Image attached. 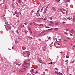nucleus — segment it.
I'll use <instances>...</instances> for the list:
<instances>
[{
    "label": "nucleus",
    "instance_id": "obj_1",
    "mask_svg": "<svg viewBox=\"0 0 75 75\" xmlns=\"http://www.w3.org/2000/svg\"><path fill=\"white\" fill-rule=\"evenodd\" d=\"M7 25L8 30H10L11 29V24H8Z\"/></svg>",
    "mask_w": 75,
    "mask_h": 75
},
{
    "label": "nucleus",
    "instance_id": "obj_2",
    "mask_svg": "<svg viewBox=\"0 0 75 75\" xmlns=\"http://www.w3.org/2000/svg\"><path fill=\"white\" fill-rule=\"evenodd\" d=\"M17 4H18V6H20L21 4V0H18L17 2Z\"/></svg>",
    "mask_w": 75,
    "mask_h": 75
},
{
    "label": "nucleus",
    "instance_id": "obj_3",
    "mask_svg": "<svg viewBox=\"0 0 75 75\" xmlns=\"http://www.w3.org/2000/svg\"><path fill=\"white\" fill-rule=\"evenodd\" d=\"M36 15L38 17H39V16H40V11L39 10L36 13Z\"/></svg>",
    "mask_w": 75,
    "mask_h": 75
},
{
    "label": "nucleus",
    "instance_id": "obj_4",
    "mask_svg": "<svg viewBox=\"0 0 75 75\" xmlns=\"http://www.w3.org/2000/svg\"><path fill=\"white\" fill-rule=\"evenodd\" d=\"M48 6L47 7L45 10H44V11L43 12V13H44V14H45L46 13V12L47 11V8H48Z\"/></svg>",
    "mask_w": 75,
    "mask_h": 75
},
{
    "label": "nucleus",
    "instance_id": "obj_5",
    "mask_svg": "<svg viewBox=\"0 0 75 75\" xmlns=\"http://www.w3.org/2000/svg\"><path fill=\"white\" fill-rule=\"evenodd\" d=\"M27 55H28V58L29 57V56H30V52L28 51L27 52Z\"/></svg>",
    "mask_w": 75,
    "mask_h": 75
},
{
    "label": "nucleus",
    "instance_id": "obj_6",
    "mask_svg": "<svg viewBox=\"0 0 75 75\" xmlns=\"http://www.w3.org/2000/svg\"><path fill=\"white\" fill-rule=\"evenodd\" d=\"M19 41H18V39L17 38H16L15 39V43L16 44H17L18 42Z\"/></svg>",
    "mask_w": 75,
    "mask_h": 75
},
{
    "label": "nucleus",
    "instance_id": "obj_7",
    "mask_svg": "<svg viewBox=\"0 0 75 75\" xmlns=\"http://www.w3.org/2000/svg\"><path fill=\"white\" fill-rule=\"evenodd\" d=\"M27 60H25L24 62V64L25 65H27Z\"/></svg>",
    "mask_w": 75,
    "mask_h": 75
},
{
    "label": "nucleus",
    "instance_id": "obj_8",
    "mask_svg": "<svg viewBox=\"0 0 75 75\" xmlns=\"http://www.w3.org/2000/svg\"><path fill=\"white\" fill-rule=\"evenodd\" d=\"M52 10H53V11H56V10H55V8L53 7L52 8Z\"/></svg>",
    "mask_w": 75,
    "mask_h": 75
},
{
    "label": "nucleus",
    "instance_id": "obj_9",
    "mask_svg": "<svg viewBox=\"0 0 75 75\" xmlns=\"http://www.w3.org/2000/svg\"><path fill=\"white\" fill-rule=\"evenodd\" d=\"M26 49V48H25V47L24 46H23L22 47V49H23V50H25Z\"/></svg>",
    "mask_w": 75,
    "mask_h": 75
},
{
    "label": "nucleus",
    "instance_id": "obj_10",
    "mask_svg": "<svg viewBox=\"0 0 75 75\" xmlns=\"http://www.w3.org/2000/svg\"><path fill=\"white\" fill-rule=\"evenodd\" d=\"M39 62H40V63H41L42 64H44V62H43L42 60H40L39 61Z\"/></svg>",
    "mask_w": 75,
    "mask_h": 75
},
{
    "label": "nucleus",
    "instance_id": "obj_11",
    "mask_svg": "<svg viewBox=\"0 0 75 75\" xmlns=\"http://www.w3.org/2000/svg\"><path fill=\"white\" fill-rule=\"evenodd\" d=\"M43 50L44 51H45V50H46V46L44 47L43 48Z\"/></svg>",
    "mask_w": 75,
    "mask_h": 75
},
{
    "label": "nucleus",
    "instance_id": "obj_12",
    "mask_svg": "<svg viewBox=\"0 0 75 75\" xmlns=\"http://www.w3.org/2000/svg\"><path fill=\"white\" fill-rule=\"evenodd\" d=\"M71 33H72V34H73V33H74V30L73 29H72L71 30Z\"/></svg>",
    "mask_w": 75,
    "mask_h": 75
},
{
    "label": "nucleus",
    "instance_id": "obj_13",
    "mask_svg": "<svg viewBox=\"0 0 75 75\" xmlns=\"http://www.w3.org/2000/svg\"><path fill=\"white\" fill-rule=\"evenodd\" d=\"M33 24L35 25H38V24L36 23L35 22H33Z\"/></svg>",
    "mask_w": 75,
    "mask_h": 75
},
{
    "label": "nucleus",
    "instance_id": "obj_14",
    "mask_svg": "<svg viewBox=\"0 0 75 75\" xmlns=\"http://www.w3.org/2000/svg\"><path fill=\"white\" fill-rule=\"evenodd\" d=\"M73 21L74 22H75V16L73 17Z\"/></svg>",
    "mask_w": 75,
    "mask_h": 75
},
{
    "label": "nucleus",
    "instance_id": "obj_15",
    "mask_svg": "<svg viewBox=\"0 0 75 75\" xmlns=\"http://www.w3.org/2000/svg\"><path fill=\"white\" fill-rule=\"evenodd\" d=\"M20 13H19L18 14H17V15L16 16L17 17H19L20 16Z\"/></svg>",
    "mask_w": 75,
    "mask_h": 75
},
{
    "label": "nucleus",
    "instance_id": "obj_16",
    "mask_svg": "<svg viewBox=\"0 0 75 75\" xmlns=\"http://www.w3.org/2000/svg\"><path fill=\"white\" fill-rule=\"evenodd\" d=\"M58 28H55L54 30H55V31H58Z\"/></svg>",
    "mask_w": 75,
    "mask_h": 75
},
{
    "label": "nucleus",
    "instance_id": "obj_17",
    "mask_svg": "<svg viewBox=\"0 0 75 75\" xmlns=\"http://www.w3.org/2000/svg\"><path fill=\"white\" fill-rule=\"evenodd\" d=\"M70 1V0H66V2L67 3H68V2H69Z\"/></svg>",
    "mask_w": 75,
    "mask_h": 75
},
{
    "label": "nucleus",
    "instance_id": "obj_18",
    "mask_svg": "<svg viewBox=\"0 0 75 75\" xmlns=\"http://www.w3.org/2000/svg\"><path fill=\"white\" fill-rule=\"evenodd\" d=\"M12 6L13 7H15V6H14V4L13 3H12Z\"/></svg>",
    "mask_w": 75,
    "mask_h": 75
},
{
    "label": "nucleus",
    "instance_id": "obj_19",
    "mask_svg": "<svg viewBox=\"0 0 75 75\" xmlns=\"http://www.w3.org/2000/svg\"><path fill=\"white\" fill-rule=\"evenodd\" d=\"M55 1L56 2V1H57V3H59L60 1V0H55Z\"/></svg>",
    "mask_w": 75,
    "mask_h": 75
},
{
    "label": "nucleus",
    "instance_id": "obj_20",
    "mask_svg": "<svg viewBox=\"0 0 75 75\" xmlns=\"http://www.w3.org/2000/svg\"><path fill=\"white\" fill-rule=\"evenodd\" d=\"M44 10V7H42V8L40 12H42V10Z\"/></svg>",
    "mask_w": 75,
    "mask_h": 75
},
{
    "label": "nucleus",
    "instance_id": "obj_21",
    "mask_svg": "<svg viewBox=\"0 0 75 75\" xmlns=\"http://www.w3.org/2000/svg\"><path fill=\"white\" fill-rule=\"evenodd\" d=\"M55 73H56V74H57V75H60V74H59L60 73L57 72V71H55Z\"/></svg>",
    "mask_w": 75,
    "mask_h": 75
},
{
    "label": "nucleus",
    "instance_id": "obj_22",
    "mask_svg": "<svg viewBox=\"0 0 75 75\" xmlns=\"http://www.w3.org/2000/svg\"><path fill=\"white\" fill-rule=\"evenodd\" d=\"M27 51H25V52H23V54H25L27 53Z\"/></svg>",
    "mask_w": 75,
    "mask_h": 75
},
{
    "label": "nucleus",
    "instance_id": "obj_23",
    "mask_svg": "<svg viewBox=\"0 0 75 75\" xmlns=\"http://www.w3.org/2000/svg\"><path fill=\"white\" fill-rule=\"evenodd\" d=\"M15 14H19V13H18V12H17V11H16L15 12Z\"/></svg>",
    "mask_w": 75,
    "mask_h": 75
},
{
    "label": "nucleus",
    "instance_id": "obj_24",
    "mask_svg": "<svg viewBox=\"0 0 75 75\" xmlns=\"http://www.w3.org/2000/svg\"><path fill=\"white\" fill-rule=\"evenodd\" d=\"M50 24H54V23L52 22V21H50Z\"/></svg>",
    "mask_w": 75,
    "mask_h": 75
},
{
    "label": "nucleus",
    "instance_id": "obj_25",
    "mask_svg": "<svg viewBox=\"0 0 75 75\" xmlns=\"http://www.w3.org/2000/svg\"><path fill=\"white\" fill-rule=\"evenodd\" d=\"M67 19L68 20H70V21L71 20V18L70 17L68 18Z\"/></svg>",
    "mask_w": 75,
    "mask_h": 75
},
{
    "label": "nucleus",
    "instance_id": "obj_26",
    "mask_svg": "<svg viewBox=\"0 0 75 75\" xmlns=\"http://www.w3.org/2000/svg\"><path fill=\"white\" fill-rule=\"evenodd\" d=\"M28 30H30V31H31V29L30 28H28Z\"/></svg>",
    "mask_w": 75,
    "mask_h": 75
},
{
    "label": "nucleus",
    "instance_id": "obj_27",
    "mask_svg": "<svg viewBox=\"0 0 75 75\" xmlns=\"http://www.w3.org/2000/svg\"><path fill=\"white\" fill-rule=\"evenodd\" d=\"M5 23H6V25H8V22H5Z\"/></svg>",
    "mask_w": 75,
    "mask_h": 75
},
{
    "label": "nucleus",
    "instance_id": "obj_28",
    "mask_svg": "<svg viewBox=\"0 0 75 75\" xmlns=\"http://www.w3.org/2000/svg\"><path fill=\"white\" fill-rule=\"evenodd\" d=\"M34 69H32V72H34Z\"/></svg>",
    "mask_w": 75,
    "mask_h": 75
},
{
    "label": "nucleus",
    "instance_id": "obj_29",
    "mask_svg": "<svg viewBox=\"0 0 75 75\" xmlns=\"http://www.w3.org/2000/svg\"><path fill=\"white\" fill-rule=\"evenodd\" d=\"M29 24H30V25H33V23H30Z\"/></svg>",
    "mask_w": 75,
    "mask_h": 75
},
{
    "label": "nucleus",
    "instance_id": "obj_30",
    "mask_svg": "<svg viewBox=\"0 0 75 75\" xmlns=\"http://www.w3.org/2000/svg\"><path fill=\"white\" fill-rule=\"evenodd\" d=\"M24 24L25 25H26L27 24V22H26L24 23Z\"/></svg>",
    "mask_w": 75,
    "mask_h": 75
},
{
    "label": "nucleus",
    "instance_id": "obj_31",
    "mask_svg": "<svg viewBox=\"0 0 75 75\" xmlns=\"http://www.w3.org/2000/svg\"><path fill=\"white\" fill-rule=\"evenodd\" d=\"M64 34H68V33L67 32H64Z\"/></svg>",
    "mask_w": 75,
    "mask_h": 75
},
{
    "label": "nucleus",
    "instance_id": "obj_32",
    "mask_svg": "<svg viewBox=\"0 0 75 75\" xmlns=\"http://www.w3.org/2000/svg\"><path fill=\"white\" fill-rule=\"evenodd\" d=\"M61 12H62V13H63V14H65V13H64V12L62 11H61Z\"/></svg>",
    "mask_w": 75,
    "mask_h": 75
},
{
    "label": "nucleus",
    "instance_id": "obj_33",
    "mask_svg": "<svg viewBox=\"0 0 75 75\" xmlns=\"http://www.w3.org/2000/svg\"><path fill=\"white\" fill-rule=\"evenodd\" d=\"M55 25H58V23H55Z\"/></svg>",
    "mask_w": 75,
    "mask_h": 75
},
{
    "label": "nucleus",
    "instance_id": "obj_34",
    "mask_svg": "<svg viewBox=\"0 0 75 75\" xmlns=\"http://www.w3.org/2000/svg\"><path fill=\"white\" fill-rule=\"evenodd\" d=\"M17 65H19V66H20V65H21V64H17Z\"/></svg>",
    "mask_w": 75,
    "mask_h": 75
},
{
    "label": "nucleus",
    "instance_id": "obj_35",
    "mask_svg": "<svg viewBox=\"0 0 75 75\" xmlns=\"http://www.w3.org/2000/svg\"><path fill=\"white\" fill-rule=\"evenodd\" d=\"M44 16H42V18L43 19H45V18H44Z\"/></svg>",
    "mask_w": 75,
    "mask_h": 75
},
{
    "label": "nucleus",
    "instance_id": "obj_36",
    "mask_svg": "<svg viewBox=\"0 0 75 75\" xmlns=\"http://www.w3.org/2000/svg\"><path fill=\"white\" fill-rule=\"evenodd\" d=\"M59 73L61 75H63V74H62V73H61L60 72H59Z\"/></svg>",
    "mask_w": 75,
    "mask_h": 75
},
{
    "label": "nucleus",
    "instance_id": "obj_37",
    "mask_svg": "<svg viewBox=\"0 0 75 75\" xmlns=\"http://www.w3.org/2000/svg\"><path fill=\"white\" fill-rule=\"evenodd\" d=\"M16 33H19V32H18V30H16Z\"/></svg>",
    "mask_w": 75,
    "mask_h": 75
},
{
    "label": "nucleus",
    "instance_id": "obj_38",
    "mask_svg": "<svg viewBox=\"0 0 75 75\" xmlns=\"http://www.w3.org/2000/svg\"><path fill=\"white\" fill-rule=\"evenodd\" d=\"M18 38L19 40H21V38H20V37H18Z\"/></svg>",
    "mask_w": 75,
    "mask_h": 75
},
{
    "label": "nucleus",
    "instance_id": "obj_39",
    "mask_svg": "<svg viewBox=\"0 0 75 75\" xmlns=\"http://www.w3.org/2000/svg\"><path fill=\"white\" fill-rule=\"evenodd\" d=\"M65 22L63 21L62 22V24H65Z\"/></svg>",
    "mask_w": 75,
    "mask_h": 75
},
{
    "label": "nucleus",
    "instance_id": "obj_40",
    "mask_svg": "<svg viewBox=\"0 0 75 75\" xmlns=\"http://www.w3.org/2000/svg\"><path fill=\"white\" fill-rule=\"evenodd\" d=\"M66 58H69V56H67Z\"/></svg>",
    "mask_w": 75,
    "mask_h": 75
},
{
    "label": "nucleus",
    "instance_id": "obj_41",
    "mask_svg": "<svg viewBox=\"0 0 75 75\" xmlns=\"http://www.w3.org/2000/svg\"><path fill=\"white\" fill-rule=\"evenodd\" d=\"M55 69H56V70H57V71H58V69H57V68H55Z\"/></svg>",
    "mask_w": 75,
    "mask_h": 75
},
{
    "label": "nucleus",
    "instance_id": "obj_42",
    "mask_svg": "<svg viewBox=\"0 0 75 75\" xmlns=\"http://www.w3.org/2000/svg\"><path fill=\"white\" fill-rule=\"evenodd\" d=\"M52 64V62H51L50 63H49V64Z\"/></svg>",
    "mask_w": 75,
    "mask_h": 75
},
{
    "label": "nucleus",
    "instance_id": "obj_43",
    "mask_svg": "<svg viewBox=\"0 0 75 75\" xmlns=\"http://www.w3.org/2000/svg\"><path fill=\"white\" fill-rule=\"evenodd\" d=\"M50 20H52V17H50Z\"/></svg>",
    "mask_w": 75,
    "mask_h": 75
},
{
    "label": "nucleus",
    "instance_id": "obj_44",
    "mask_svg": "<svg viewBox=\"0 0 75 75\" xmlns=\"http://www.w3.org/2000/svg\"><path fill=\"white\" fill-rule=\"evenodd\" d=\"M35 74H37V73H38V72L37 71H36L35 72Z\"/></svg>",
    "mask_w": 75,
    "mask_h": 75
},
{
    "label": "nucleus",
    "instance_id": "obj_45",
    "mask_svg": "<svg viewBox=\"0 0 75 75\" xmlns=\"http://www.w3.org/2000/svg\"><path fill=\"white\" fill-rule=\"evenodd\" d=\"M63 11H66V10L64 8L63 9Z\"/></svg>",
    "mask_w": 75,
    "mask_h": 75
},
{
    "label": "nucleus",
    "instance_id": "obj_46",
    "mask_svg": "<svg viewBox=\"0 0 75 75\" xmlns=\"http://www.w3.org/2000/svg\"><path fill=\"white\" fill-rule=\"evenodd\" d=\"M50 38H51V37H48V39H50Z\"/></svg>",
    "mask_w": 75,
    "mask_h": 75
},
{
    "label": "nucleus",
    "instance_id": "obj_47",
    "mask_svg": "<svg viewBox=\"0 0 75 75\" xmlns=\"http://www.w3.org/2000/svg\"><path fill=\"white\" fill-rule=\"evenodd\" d=\"M60 53H61V54H63V52H60Z\"/></svg>",
    "mask_w": 75,
    "mask_h": 75
},
{
    "label": "nucleus",
    "instance_id": "obj_48",
    "mask_svg": "<svg viewBox=\"0 0 75 75\" xmlns=\"http://www.w3.org/2000/svg\"><path fill=\"white\" fill-rule=\"evenodd\" d=\"M46 28H50L49 27H48V26H46Z\"/></svg>",
    "mask_w": 75,
    "mask_h": 75
},
{
    "label": "nucleus",
    "instance_id": "obj_49",
    "mask_svg": "<svg viewBox=\"0 0 75 75\" xmlns=\"http://www.w3.org/2000/svg\"><path fill=\"white\" fill-rule=\"evenodd\" d=\"M51 30V29H49L48 30H47V31H49V30Z\"/></svg>",
    "mask_w": 75,
    "mask_h": 75
},
{
    "label": "nucleus",
    "instance_id": "obj_50",
    "mask_svg": "<svg viewBox=\"0 0 75 75\" xmlns=\"http://www.w3.org/2000/svg\"><path fill=\"white\" fill-rule=\"evenodd\" d=\"M69 30V29H66V31H68V30Z\"/></svg>",
    "mask_w": 75,
    "mask_h": 75
},
{
    "label": "nucleus",
    "instance_id": "obj_51",
    "mask_svg": "<svg viewBox=\"0 0 75 75\" xmlns=\"http://www.w3.org/2000/svg\"><path fill=\"white\" fill-rule=\"evenodd\" d=\"M45 31H43V32H41V33H45Z\"/></svg>",
    "mask_w": 75,
    "mask_h": 75
},
{
    "label": "nucleus",
    "instance_id": "obj_52",
    "mask_svg": "<svg viewBox=\"0 0 75 75\" xmlns=\"http://www.w3.org/2000/svg\"><path fill=\"white\" fill-rule=\"evenodd\" d=\"M58 40H59V41H61V39H59Z\"/></svg>",
    "mask_w": 75,
    "mask_h": 75
},
{
    "label": "nucleus",
    "instance_id": "obj_53",
    "mask_svg": "<svg viewBox=\"0 0 75 75\" xmlns=\"http://www.w3.org/2000/svg\"><path fill=\"white\" fill-rule=\"evenodd\" d=\"M70 35H71V36H72V35H72L71 34H70Z\"/></svg>",
    "mask_w": 75,
    "mask_h": 75
},
{
    "label": "nucleus",
    "instance_id": "obj_54",
    "mask_svg": "<svg viewBox=\"0 0 75 75\" xmlns=\"http://www.w3.org/2000/svg\"><path fill=\"white\" fill-rule=\"evenodd\" d=\"M74 61H73L72 63V64H73V63H74Z\"/></svg>",
    "mask_w": 75,
    "mask_h": 75
},
{
    "label": "nucleus",
    "instance_id": "obj_55",
    "mask_svg": "<svg viewBox=\"0 0 75 75\" xmlns=\"http://www.w3.org/2000/svg\"><path fill=\"white\" fill-rule=\"evenodd\" d=\"M12 49L13 50V49H14V47H12Z\"/></svg>",
    "mask_w": 75,
    "mask_h": 75
},
{
    "label": "nucleus",
    "instance_id": "obj_56",
    "mask_svg": "<svg viewBox=\"0 0 75 75\" xmlns=\"http://www.w3.org/2000/svg\"><path fill=\"white\" fill-rule=\"evenodd\" d=\"M66 6H68V4H66Z\"/></svg>",
    "mask_w": 75,
    "mask_h": 75
},
{
    "label": "nucleus",
    "instance_id": "obj_57",
    "mask_svg": "<svg viewBox=\"0 0 75 75\" xmlns=\"http://www.w3.org/2000/svg\"><path fill=\"white\" fill-rule=\"evenodd\" d=\"M33 33V32H32V31H30V33Z\"/></svg>",
    "mask_w": 75,
    "mask_h": 75
},
{
    "label": "nucleus",
    "instance_id": "obj_58",
    "mask_svg": "<svg viewBox=\"0 0 75 75\" xmlns=\"http://www.w3.org/2000/svg\"><path fill=\"white\" fill-rule=\"evenodd\" d=\"M68 38V39L69 40H70V38Z\"/></svg>",
    "mask_w": 75,
    "mask_h": 75
},
{
    "label": "nucleus",
    "instance_id": "obj_59",
    "mask_svg": "<svg viewBox=\"0 0 75 75\" xmlns=\"http://www.w3.org/2000/svg\"><path fill=\"white\" fill-rule=\"evenodd\" d=\"M58 45H60V44H59V43H57Z\"/></svg>",
    "mask_w": 75,
    "mask_h": 75
},
{
    "label": "nucleus",
    "instance_id": "obj_60",
    "mask_svg": "<svg viewBox=\"0 0 75 75\" xmlns=\"http://www.w3.org/2000/svg\"><path fill=\"white\" fill-rule=\"evenodd\" d=\"M56 41H57V38H56Z\"/></svg>",
    "mask_w": 75,
    "mask_h": 75
},
{
    "label": "nucleus",
    "instance_id": "obj_61",
    "mask_svg": "<svg viewBox=\"0 0 75 75\" xmlns=\"http://www.w3.org/2000/svg\"><path fill=\"white\" fill-rule=\"evenodd\" d=\"M34 34H35V32H34Z\"/></svg>",
    "mask_w": 75,
    "mask_h": 75
},
{
    "label": "nucleus",
    "instance_id": "obj_62",
    "mask_svg": "<svg viewBox=\"0 0 75 75\" xmlns=\"http://www.w3.org/2000/svg\"><path fill=\"white\" fill-rule=\"evenodd\" d=\"M30 38H31V39H32V38L31 37H30Z\"/></svg>",
    "mask_w": 75,
    "mask_h": 75
},
{
    "label": "nucleus",
    "instance_id": "obj_63",
    "mask_svg": "<svg viewBox=\"0 0 75 75\" xmlns=\"http://www.w3.org/2000/svg\"><path fill=\"white\" fill-rule=\"evenodd\" d=\"M25 67H26V68H27V67H27V66H25Z\"/></svg>",
    "mask_w": 75,
    "mask_h": 75
},
{
    "label": "nucleus",
    "instance_id": "obj_64",
    "mask_svg": "<svg viewBox=\"0 0 75 75\" xmlns=\"http://www.w3.org/2000/svg\"><path fill=\"white\" fill-rule=\"evenodd\" d=\"M64 41H66V40H64Z\"/></svg>",
    "mask_w": 75,
    "mask_h": 75
}]
</instances>
